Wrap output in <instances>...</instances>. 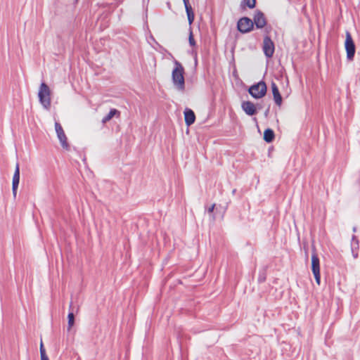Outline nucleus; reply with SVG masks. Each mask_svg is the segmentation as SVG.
<instances>
[{
    "mask_svg": "<svg viewBox=\"0 0 360 360\" xmlns=\"http://www.w3.org/2000/svg\"><path fill=\"white\" fill-rule=\"evenodd\" d=\"M46 354V351H45V349L44 347V345H43V342L42 341L41 342V344H40V356L41 355H45Z\"/></svg>",
    "mask_w": 360,
    "mask_h": 360,
    "instance_id": "412c9836",
    "label": "nucleus"
},
{
    "mask_svg": "<svg viewBox=\"0 0 360 360\" xmlns=\"http://www.w3.org/2000/svg\"><path fill=\"white\" fill-rule=\"evenodd\" d=\"M20 182V167L19 164L17 163L15 165V172L13 176V183H12V190H13V194L14 197L16 196L17 194V189L18 187V184Z\"/></svg>",
    "mask_w": 360,
    "mask_h": 360,
    "instance_id": "9d476101",
    "label": "nucleus"
},
{
    "mask_svg": "<svg viewBox=\"0 0 360 360\" xmlns=\"http://www.w3.org/2000/svg\"><path fill=\"white\" fill-rule=\"evenodd\" d=\"M262 49L266 57L270 58L273 56L275 46L273 41L269 36H266L264 38Z\"/></svg>",
    "mask_w": 360,
    "mask_h": 360,
    "instance_id": "0eeeda50",
    "label": "nucleus"
},
{
    "mask_svg": "<svg viewBox=\"0 0 360 360\" xmlns=\"http://www.w3.org/2000/svg\"><path fill=\"white\" fill-rule=\"evenodd\" d=\"M345 47L347 52V60H352L354 57L356 49L352 35L349 32H346Z\"/></svg>",
    "mask_w": 360,
    "mask_h": 360,
    "instance_id": "20e7f679",
    "label": "nucleus"
},
{
    "mask_svg": "<svg viewBox=\"0 0 360 360\" xmlns=\"http://www.w3.org/2000/svg\"><path fill=\"white\" fill-rule=\"evenodd\" d=\"M311 270L314 276L316 282L320 285L321 275H320V263L319 259L316 253L311 255Z\"/></svg>",
    "mask_w": 360,
    "mask_h": 360,
    "instance_id": "423d86ee",
    "label": "nucleus"
},
{
    "mask_svg": "<svg viewBox=\"0 0 360 360\" xmlns=\"http://www.w3.org/2000/svg\"><path fill=\"white\" fill-rule=\"evenodd\" d=\"M271 89L276 104L278 105H281L282 103V97L280 94L278 86L274 82L271 83Z\"/></svg>",
    "mask_w": 360,
    "mask_h": 360,
    "instance_id": "ddd939ff",
    "label": "nucleus"
},
{
    "mask_svg": "<svg viewBox=\"0 0 360 360\" xmlns=\"http://www.w3.org/2000/svg\"><path fill=\"white\" fill-rule=\"evenodd\" d=\"M184 119L187 126H190L193 124L195 120L194 112L191 109L186 108L184 111Z\"/></svg>",
    "mask_w": 360,
    "mask_h": 360,
    "instance_id": "f8f14e48",
    "label": "nucleus"
},
{
    "mask_svg": "<svg viewBox=\"0 0 360 360\" xmlns=\"http://www.w3.org/2000/svg\"><path fill=\"white\" fill-rule=\"evenodd\" d=\"M188 41H189V44L191 46H194L195 45V41L194 40L192 31H190Z\"/></svg>",
    "mask_w": 360,
    "mask_h": 360,
    "instance_id": "aec40b11",
    "label": "nucleus"
},
{
    "mask_svg": "<svg viewBox=\"0 0 360 360\" xmlns=\"http://www.w3.org/2000/svg\"><path fill=\"white\" fill-rule=\"evenodd\" d=\"M38 97L40 103L42 105V106L46 109L49 110L51 107V90L47 84L45 83H41L39 92H38Z\"/></svg>",
    "mask_w": 360,
    "mask_h": 360,
    "instance_id": "f03ea898",
    "label": "nucleus"
},
{
    "mask_svg": "<svg viewBox=\"0 0 360 360\" xmlns=\"http://www.w3.org/2000/svg\"><path fill=\"white\" fill-rule=\"evenodd\" d=\"M252 21L257 29L263 28L266 24L265 16L260 11H255Z\"/></svg>",
    "mask_w": 360,
    "mask_h": 360,
    "instance_id": "1a4fd4ad",
    "label": "nucleus"
},
{
    "mask_svg": "<svg viewBox=\"0 0 360 360\" xmlns=\"http://www.w3.org/2000/svg\"><path fill=\"white\" fill-rule=\"evenodd\" d=\"M215 204L212 205V206L208 209V212L212 213L214 209Z\"/></svg>",
    "mask_w": 360,
    "mask_h": 360,
    "instance_id": "5701e85b",
    "label": "nucleus"
},
{
    "mask_svg": "<svg viewBox=\"0 0 360 360\" xmlns=\"http://www.w3.org/2000/svg\"><path fill=\"white\" fill-rule=\"evenodd\" d=\"M250 94L255 98H261L266 93V85L264 82H259L251 86L248 90Z\"/></svg>",
    "mask_w": 360,
    "mask_h": 360,
    "instance_id": "7ed1b4c3",
    "label": "nucleus"
},
{
    "mask_svg": "<svg viewBox=\"0 0 360 360\" xmlns=\"http://www.w3.org/2000/svg\"><path fill=\"white\" fill-rule=\"evenodd\" d=\"M243 3L250 8L255 7L256 0H243Z\"/></svg>",
    "mask_w": 360,
    "mask_h": 360,
    "instance_id": "6ab92c4d",
    "label": "nucleus"
},
{
    "mask_svg": "<svg viewBox=\"0 0 360 360\" xmlns=\"http://www.w3.org/2000/svg\"><path fill=\"white\" fill-rule=\"evenodd\" d=\"M237 27L240 32L247 33L253 29L254 23L249 18L243 17L238 20Z\"/></svg>",
    "mask_w": 360,
    "mask_h": 360,
    "instance_id": "39448f33",
    "label": "nucleus"
},
{
    "mask_svg": "<svg viewBox=\"0 0 360 360\" xmlns=\"http://www.w3.org/2000/svg\"><path fill=\"white\" fill-rule=\"evenodd\" d=\"M186 14L188 16V20L190 25H191L194 20V13L193 12L192 7H188L186 9Z\"/></svg>",
    "mask_w": 360,
    "mask_h": 360,
    "instance_id": "f3484780",
    "label": "nucleus"
},
{
    "mask_svg": "<svg viewBox=\"0 0 360 360\" xmlns=\"http://www.w3.org/2000/svg\"><path fill=\"white\" fill-rule=\"evenodd\" d=\"M264 139L267 143H271L274 139V132L271 129H266L264 132Z\"/></svg>",
    "mask_w": 360,
    "mask_h": 360,
    "instance_id": "2eb2a0df",
    "label": "nucleus"
},
{
    "mask_svg": "<svg viewBox=\"0 0 360 360\" xmlns=\"http://www.w3.org/2000/svg\"><path fill=\"white\" fill-rule=\"evenodd\" d=\"M185 8L187 9L188 7H191V6L189 4V0H183Z\"/></svg>",
    "mask_w": 360,
    "mask_h": 360,
    "instance_id": "4be33fe9",
    "label": "nucleus"
},
{
    "mask_svg": "<svg viewBox=\"0 0 360 360\" xmlns=\"http://www.w3.org/2000/svg\"><path fill=\"white\" fill-rule=\"evenodd\" d=\"M68 330H70L71 329V328L73 326L74 323H75V316H74V314L72 312H70L68 314Z\"/></svg>",
    "mask_w": 360,
    "mask_h": 360,
    "instance_id": "a211bd4d",
    "label": "nucleus"
},
{
    "mask_svg": "<svg viewBox=\"0 0 360 360\" xmlns=\"http://www.w3.org/2000/svg\"><path fill=\"white\" fill-rule=\"evenodd\" d=\"M120 115V112L116 109H111L108 114L103 117L102 119V122L103 124H105L106 122H109L115 115Z\"/></svg>",
    "mask_w": 360,
    "mask_h": 360,
    "instance_id": "dca6fc26",
    "label": "nucleus"
},
{
    "mask_svg": "<svg viewBox=\"0 0 360 360\" xmlns=\"http://www.w3.org/2000/svg\"><path fill=\"white\" fill-rule=\"evenodd\" d=\"M241 108L248 115L252 116L257 112L255 104L250 101H243L241 104Z\"/></svg>",
    "mask_w": 360,
    "mask_h": 360,
    "instance_id": "9b49d317",
    "label": "nucleus"
},
{
    "mask_svg": "<svg viewBox=\"0 0 360 360\" xmlns=\"http://www.w3.org/2000/svg\"><path fill=\"white\" fill-rule=\"evenodd\" d=\"M174 68L172 73L173 84L178 90L184 91L185 88L184 69L182 65L176 60H174Z\"/></svg>",
    "mask_w": 360,
    "mask_h": 360,
    "instance_id": "f257e3e1",
    "label": "nucleus"
},
{
    "mask_svg": "<svg viewBox=\"0 0 360 360\" xmlns=\"http://www.w3.org/2000/svg\"><path fill=\"white\" fill-rule=\"evenodd\" d=\"M55 129L57 134V136L60 142L61 146L65 149H69V144L67 141L66 135L61 127V125L58 122L55 123Z\"/></svg>",
    "mask_w": 360,
    "mask_h": 360,
    "instance_id": "6e6552de",
    "label": "nucleus"
},
{
    "mask_svg": "<svg viewBox=\"0 0 360 360\" xmlns=\"http://www.w3.org/2000/svg\"><path fill=\"white\" fill-rule=\"evenodd\" d=\"M41 360H49L48 356L46 354L45 355H41Z\"/></svg>",
    "mask_w": 360,
    "mask_h": 360,
    "instance_id": "b1692460",
    "label": "nucleus"
},
{
    "mask_svg": "<svg viewBox=\"0 0 360 360\" xmlns=\"http://www.w3.org/2000/svg\"><path fill=\"white\" fill-rule=\"evenodd\" d=\"M359 248V240L355 236H352L351 248L354 258L358 257V249Z\"/></svg>",
    "mask_w": 360,
    "mask_h": 360,
    "instance_id": "4468645a",
    "label": "nucleus"
}]
</instances>
